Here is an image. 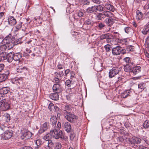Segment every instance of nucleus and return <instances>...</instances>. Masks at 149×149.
I'll return each instance as SVG.
<instances>
[{"mask_svg": "<svg viewBox=\"0 0 149 149\" xmlns=\"http://www.w3.org/2000/svg\"><path fill=\"white\" fill-rule=\"evenodd\" d=\"M136 19L139 20L142 19L143 17V14L141 12L138 10L136 11Z\"/></svg>", "mask_w": 149, "mask_h": 149, "instance_id": "cd10ccee", "label": "nucleus"}, {"mask_svg": "<svg viewBox=\"0 0 149 149\" xmlns=\"http://www.w3.org/2000/svg\"><path fill=\"white\" fill-rule=\"evenodd\" d=\"M131 91L130 90H127L125 91L121 94V97H122L125 98L127 97L128 96L130 95Z\"/></svg>", "mask_w": 149, "mask_h": 149, "instance_id": "393cba45", "label": "nucleus"}, {"mask_svg": "<svg viewBox=\"0 0 149 149\" xmlns=\"http://www.w3.org/2000/svg\"><path fill=\"white\" fill-rule=\"evenodd\" d=\"M11 34H9L3 39L2 41V43L6 44L10 48H13L15 45H17L18 43H17V40L14 42V43L13 41H11Z\"/></svg>", "mask_w": 149, "mask_h": 149, "instance_id": "20e7f679", "label": "nucleus"}, {"mask_svg": "<svg viewBox=\"0 0 149 149\" xmlns=\"http://www.w3.org/2000/svg\"><path fill=\"white\" fill-rule=\"evenodd\" d=\"M63 127L65 130L68 133L70 132L71 130V126L68 122H65L63 125Z\"/></svg>", "mask_w": 149, "mask_h": 149, "instance_id": "f3484780", "label": "nucleus"}, {"mask_svg": "<svg viewBox=\"0 0 149 149\" xmlns=\"http://www.w3.org/2000/svg\"><path fill=\"white\" fill-rule=\"evenodd\" d=\"M65 84L66 86L68 87H70L71 85V81L70 80H67L66 81Z\"/></svg>", "mask_w": 149, "mask_h": 149, "instance_id": "6e6d98bb", "label": "nucleus"}, {"mask_svg": "<svg viewBox=\"0 0 149 149\" xmlns=\"http://www.w3.org/2000/svg\"><path fill=\"white\" fill-rule=\"evenodd\" d=\"M121 73V71L117 67H114L110 70L109 72V74H117Z\"/></svg>", "mask_w": 149, "mask_h": 149, "instance_id": "ddd939ff", "label": "nucleus"}, {"mask_svg": "<svg viewBox=\"0 0 149 149\" xmlns=\"http://www.w3.org/2000/svg\"><path fill=\"white\" fill-rule=\"evenodd\" d=\"M121 47L120 46H117L113 48L112 50V52L114 55H118L121 54Z\"/></svg>", "mask_w": 149, "mask_h": 149, "instance_id": "f8f14e48", "label": "nucleus"}, {"mask_svg": "<svg viewBox=\"0 0 149 149\" xmlns=\"http://www.w3.org/2000/svg\"><path fill=\"white\" fill-rule=\"evenodd\" d=\"M12 134V131L11 130H8L2 134L1 137L4 139H8L11 137Z\"/></svg>", "mask_w": 149, "mask_h": 149, "instance_id": "6e6552de", "label": "nucleus"}, {"mask_svg": "<svg viewBox=\"0 0 149 149\" xmlns=\"http://www.w3.org/2000/svg\"><path fill=\"white\" fill-rule=\"evenodd\" d=\"M10 91V89L8 87H3L0 89V95H1V96L3 97V95L7 93Z\"/></svg>", "mask_w": 149, "mask_h": 149, "instance_id": "4468645a", "label": "nucleus"}, {"mask_svg": "<svg viewBox=\"0 0 149 149\" xmlns=\"http://www.w3.org/2000/svg\"><path fill=\"white\" fill-rule=\"evenodd\" d=\"M141 141V139L136 136H133L129 138L128 139L129 143L132 145L134 147L137 146L136 145L140 143Z\"/></svg>", "mask_w": 149, "mask_h": 149, "instance_id": "423d86ee", "label": "nucleus"}, {"mask_svg": "<svg viewBox=\"0 0 149 149\" xmlns=\"http://www.w3.org/2000/svg\"><path fill=\"white\" fill-rule=\"evenodd\" d=\"M54 149H60L61 148V145L59 142H56L55 143L54 145Z\"/></svg>", "mask_w": 149, "mask_h": 149, "instance_id": "4c0bfd02", "label": "nucleus"}, {"mask_svg": "<svg viewBox=\"0 0 149 149\" xmlns=\"http://www.w3.org/2000/svg\"><path fill=\"white\" fill-rule=\"evenodd\" d=\"M111 36L109 33H106L104 34H102L100 36V39L101 40H103L104 39H107V40L108 41V40L111 39Z\"/></svg>", "mask_w": 149, "mask_h": 149, "instance_id": "b1692460", "label": "nucleus"}, {"mask_svg": "<svg viewBox=\"0 0 149 149\" xmlns=\"http://www.w3.org/2000/svg\"><path fill=\"white\" fill-rule=\"evenodd\" d=\"M141 70V67L139 66H136L132 68L131 72L136 74L140 72Z\"/></svg>", "mask_w": 149, "mask_h": 149, "instance_id": "5701e85b", "label": "nucleus"}, {"mask_svg": "<svg viewBox=\"0 0 149 149\" xmlns=\"http://www.w3.org/2000/svg\"><path fill=\"white\" fill-rule=\"evenodd\" d=\"M125 48L127 52H133L134 51V47L132 45L127 46Z\"/></svg>", "mask_w": 149, "mask_h": 149, "instance_id": "7c9ffc66", "label": "nucleus"}, {"mask_svg": "<svg viewBox=\"0 0 149 149\" xmlns=\"http://www.w3.org/2000/svg\"><path fill=\"white\" fill-rule=\"evenodd\" d=\"M14 55V52H10L7 54L5 52V54L4 55V57L5 58L4 60H6V61L9 62H11L13 60Z\"/></svg>", "mask_w": 149, "mask_h": 149, "instance_id": "1a4fd4ad", "label": "nucleus"}, {"mask_svg": "<svg viewBox=\"0 0 149 149\" xmlns=\"http://www.w3.org/2000/svg\"><path fill=\"white\" fill-rule=\"evenodd\" d=\"M72 22H74L75 23L76 21H78V19L76 18V16L74 15H73L72 16L70 17Z\"/></svg>", "mask_w": 149, "mask_h": 149, "instance_id": "c03bdc74", "label": "nucleus"}, {"mask_svg": "<svg viewBox=\"0 0 149 149\" xmlns=\"http://www.w3.org/2000/svg\"><path fill=\"white\" fill-rule=\"evenodd\" d=\"M22 56V54L20 52L14 53L13 60L15 61L20 62V59Z\"/></svg>", "mask_w": 149, "mask_h": 149, "instance_id": "aec40b11", "label": "nucleus"}, {"mask_svg": "<svg viewBox=\"0 0 149 149\" xmlns=\"http://www.w3.org/2000/svg\"><path fill=\"white\" fill-rule=\"evenodd\" d=\"M58 93H51L49 95V97L52 100H57L59 99Z\"/></svg>", "mask_w": 149, "mask_h": 149, "instance_id": "4be33fe9", "label": "nucleus"}, {"mask_svg": "<svg viewBox=\"0 0 149 149\" xmlns=\"http://www.w3.org/2000/svg\"><path fill=\"white\" fill-rule=\"evenodd\" d=\"M124 30L125 33H129L131 31L132 29L129 27H127L124 28Z\"/></svg>", "mask_w": 149, "mask_h": 149, "instance_id": "8fccbe9b", "label": "nucleus"}, {"mask_svg": "<svg viewBox=\"0 0 149 149\" xmlns=\"http://www.w3.org/2000/svg\"><path fill=\"white\" fill-rule=\"evenodd\" d=\"M54 106L52 103L49 104L48 108L51 111H52V110L54 109Z\"/></svg>", "mask_w": 149, "mask_h": 149, "instance_id": "13d9d810", "label": "nucleus"}, {"mask_svg": "<svg viewBox=\"0 0 149 149\" xmlns=\"http://www.w3.org/2000/svg\"><path fill=\"white\" fill-rule=\"evenodd\" d=\"M97 26L99 29L102 30L104 29V28L105 26V25L104 23L100 22L97 25Z\"/></svg>", "mask_w": 149, "mask_h": 149, "instance_id": "72a5a7b5", "label": "nucleus"}, {"mask_svg": "<svg viewBox=\"0 0 149 149\" xmlns=\"http://www.w3.org/2000/svg\"><path fill=\"white\" fill-rule=\"evenodd\" d=\"M105 22L107 26H111L114 23V19L109 18L106 19Z\"/></svg>", "mask_w": 149, "mask_h": 149, "instance_id": "a878e982", "label": "nucleus"}, {"mask_svg": "<svg viewBox=\"0 0 149 149\" xmlns=\"http://www.w3.org/2000/svg\"><path fill=\"white\" fill-rule=\"evenodd\" d=\"M47 143L48 145L47 149H53V147L54 145L52 141L51 140L48 141L47 142Z\"/></svg>", "mask_w": 149, "mask_h": 149, "instance_id": "2f4dec72", "label": "nucleus"}, {"mask_svg": "<svg viewBox=\"0 0 149 149\" xmlns=\"http://www.w3.org/2000/svg\"><path fill=\"white\" fill-rule=\"evenodd\" d=\"M8 24L12 26L15 25L17 23L16 19L13 17L11 16H9L8 18Z\"/></svg>", "mask_w": 149, "mask_h": 149, "instance_id": "2eb2a0df", "label": "nucleus"}, {"mask_svg": "<svg viewBox=\"0 0 149 149\" xmlns=\"http://www.w3.org/2000/svg\"><path fill=\"white\" fill-rule=\"evenodd\" d=\"M52 89L54 92L58 93H61L62 91L61 85L58 84H54Z\"/></svg>", "mask_w": 149, "mask_h": 149, "instance_id": "9d476101", "label": "nucleus"}, {"mask_svg": "<svg viewBox=\"0 0 149 149\" xmlns=\"http://www.w3.org/2000/svg\"><path fill=\"white\" fill-rule=\"evenodd\" d=\"M142 33L144 35L146 34L147 33H149V30L148 27H147V25L141 31Z\"/></svg>", "mask_w": 149, "mask_h": 149, "instance_id": "58836bf2", "label": "nucleus"}, {"mask_svg": "<svg viewBox=\"0 0 149 149\" xmlns=\"http://www.w3.org/2000/svg\"><path fill=\"white\" fill-rule=\"evenodd\" d=\"M10 108V103L9 101L5 99L0 101V109L3 111L8 110Z\"/></svg>", "mask_w": 149, "mask_h": 149, "instance_id": "39448f33", "label": "nucleus"}, {"mask_svg": "<svg viewBox=\"0 0 149 149\" xmlns=\"http://www.w3.org/2000/svg\"><path fill=\"white\" fill-rule=\"evenodd\" d=\"M139 149H148L147 147L143 145H140L139 146Z\"/></svg>", "mask_w": 149, "mask_h": 149, "instance_id": "338daca9", "label": "nucleus"}, {"mask_svg": "<svg viewBox=\"0 0 149 149\" xmlns=\"http://www.w3.org/2000/svg\"><path fill=\"white\" fill-rule=\"evenodd\" d=\"M58 68L59 69H62L63 67V65L62 64H59L57 65Z\"/></svg>", "mask_w": 149, "mask_h": 149, "instance_id": "774afa93", "label": "nucleus"}, {"mask_svg": "<svg viewBox=\"0 0 149 149\" xmlns=\"http://www.w3.org/2000/svg\"><path fill=\"white\" fill-rule=\"evenodd\" d=\"M8 77V75H0V82L5 81Z\"/></svg>", "mask_w": 149, "mask_h": 149, "instance_id": "f704fd0d", "label": "nucleus"}, {"mask_svg": "<svg viewBox=\"0 0 149 149\" xmlns=\"http://www.w3.org/2000/svg\"><path fill=\"white\" fill-rule=\"evenodd\" d=\"M5 52H2L0 53V62L1 61L4 60V55L5 54Z\"/></svg>", "mask_w": 149, "mask_h": 149, "instance_id": "37998d69", "label": "nucleus"}, {"mask_svg": "<svg viewBox=\"0 0 149 149\" xmlns=\"http://www.w3.org/2000/svg\"><path fill=\"white\" fill-rule=\"evenodd\" d=\"M86 23L87 24L90 25H92L94 24V22L92 19H88L86 21Z\"/></svg>", "mask_w": 149, "mask_h": 149, "instance_id": "79ce46f5", "label": "nucleus"}, {"mask_svg": "<svg viewBox=\"0 0 149 149\" xmlns=\"http://www.w3.org/2000/svg\"><path fill=\"white\" fill-rule=\"evenodd\" d=\"M53 80L54 82H55L56 84H58L60 81V80L57 77L54 78L53 79Z\"/></svg>", "mask_w": 149, "mask_h": 149, "instance_id": "0e129e2a", "label": "nucleus"}, {"mask_svg": "<svg viewBox=\"0 0 149 149\" xmlns=\"http://www.w3.org/2000/svg\"><path fill=\"white\" fill-rule=\"evenodd\" d=\"M104 6L107 10L112 12H114L115 10V7L113 5L109 4L107 3H105L104 5Z\"/></svg>", "mask_w": 149, "mask_h": 149, "instance_id": "dca6fc26", "label": "nucleus"}, {"mask_svg": "<svg viewBox=\"0 0 149 149\" xmlns=\"http://www.w3.org/2000/svg\"><path fill=\"white\" fill-rule=\"evenodd\" d=\"M98 7V10H99L100 11H102L104 10V7H103L100 6L99 5Z\"/></svg>", "mask_w": 149, "mask_h": 149, "instance_id": "052dcab7", "label": "nucleus"}, {"mask_svg": "<svg viewBox=\"0 0 149 149\" xmlns=\"http://www.w3.org/2000/svg\"><path fill=\"white\" fill-rule=\"evenodd\" d=\"M22 132V134L21 137L22 139H28L30 138L32 135V133L27 130H23Z\"/></svg>", "mask_w": 149, "mask_h": 149, "instance_id": "0eeeda50", "label": "nucleus"}, {"mask_svg": "<svg viewBox=\"0 0 149 149\" xmlns=\"http://www.w3.org/2000/svg\"><path fill=\"white\" fill-rule=\"evenodd\" d=\"M118 140L120 142L125 143L127 141V138L125 136L120 137L118 138Z\"/></svg>", "mask_w": 149, "mask_h": 149, "instance_id": "e433bc0d", "label": "nucleus"}, {"mask_svg": "<svg viewBox=\"0 0 149 149\" xmlns=\"http://www.w3.org/2000/svg\"><path fill=\"white\" fill-rule=\"evenodd\" d=\"M121 54H126V53H128V52H127V50H126V49H122V48H121Z\"/></svg>", "mask_w": 149, "mask_h": 149, "instance_id": "bf43d9fd", "label": "nucleus"}, {"mask_svg": "<svg viewBox=\"0 0 149 149\" xmlns=\"http://www.w3.org/2000/svg\"><path fill=\"white\" fill-rule=\"evenodd\" d=\"M36 144L37 146H40L42 144V141H41L39 139L37 140L36 141Z\"/></svg>", "mask_w": 149, "mask_h": 149, "instance_id": "5fc2aeb1", "label": "nucleus"}, {"mask_svg": "<svg viewBox=\"0 0 149 149\" xmlns=\"http://www.w3.org/2000/svg\"><path fill=\"white\" fill-rule=\"evenodd\" d=\"M48 124L47 123L45 122L42 125L38 131L39 134H42L47 130L48 128Z\"/></svg>", "mask_w": 149, "mask_h": 149, "instance_id": "9b49d317", "label": "nucleus"}, {"mask_svg": "<svg viewBox=\"0 0 149 149\" xmlns=\"http://www.w3.org/2000/svg\"><path fill=\"white\" fill-rule=\"evenodd\" d=\"M107 17L109 18L115 17V15L110 11L105 10L102 13H97L96 15V19L98 20H102Z\"/></svg>", "mask_w": 149, "mask_h": 149, "instance_id": "7ed1b4c3", "label": "nucleus"}, {"mask_svg": "<svg viewBox=\"0 0 149 149\" xmlns=\"http://www.w3.org/2000/svg\"><path fill=\"white\" fill-rule=\"evenodd\" d=\"M65 118L69 122L74 123L77 127H79L81 125V123L79 120L78 117L73 113L70 112L65 114Z\"/></svg>", "mask_w": 149, "mask_h": 149, "instance_id": "f03ea898", "label": "nucleus"}, {"mask_svg": "<svg viewBox=\"0 0 149 149\" xmlns=\"http://www.w3.org/2000/svg\"><path fill=\"white\" fill-rule=\"evenodd\" d=\"M94 68H95V70L97 72H100L103 70L102 63H100L99 65L95 66Z\"/></svg>", "mask_w": 149, "mask_h": 149, "instance_id": "c85d7f7f", "label": "nucleus"}, {"mask_svg": "<svg viewBox=\"0 0 149 149\" xmlns=\"http://www.w3.org/2000/svg\"><path fill=\"white\" fill-rule=\"evenodd\" d=\"M5 117L6 118V122H8L10 121V115L9 114L7 113L5 115Z\"/></svg>", "mask_w": 149, "mask_h": 149, "instance_id": "864d4df0", "label": "nucleus"}, {"mask_svg": "<svg viewBox=\"0 0 149 149\" xmlns=\"http://www.w3.org/2000/svg\"><path fill=\"white\" fill-rule=\"evenodd\" d=\"M120 42L121 43L122 45H127V40L126 39H120L119 40Z\"/></svg>", "mask_w": 149, "mask_h": 149, "instance_id": "09e8293b", "label": "nucleus"}, {"mask_svg": "<svg viewBox=\"0 0 149 149\" xmlns=\"http://www.w3.org/2000/svg\"><path fill=\"white\" fill-rule=\"evenodd\" d=\"M144 128H148L149 127V120H147L145 121L143 125Z\"/></svg>", "mask_w": 149, "mask_h": 149, "instance_id": "ea45409f", "label": "nucleus"}, {"mask_svg": "<svg viewBox=\"0 0 149 149\" xmlns=\"http://www.w3.org/2000/svg\"><path fill=\"white\" fill-rule=\"evenodd\" d=\"M2 44H3V45H1V47L3 51L2 52H3V51L6 50V49L7 48H8V49L12 48H10V47H9L8 46V45H7V44L6 43Z\"/></svg>", "mask_w": 149, "mask_h": 149, "instance_id": "c9c22d12", "label": "nucleus"}, {"mask_svg": "<svg viewBox=\"0 0 149 149\" xmlns=\"http://www.w3.org/2000/svg\"><path fill=\"white\" fill-rule=\"evenodd\" d=\"M57 121V118L56 116H53L51 117L50 119V122L51 124L52 125L54 128H56V124Z\"/></svg>", "mask_w": 149, "mask_h": 149, "instance_id": "6ab92c4d", "label": "nucleus"}, {"mask_svg": "<svg viewBox=\"0 0 149 149\" xmlns=\"http://www.w3.org/2000/svg\"><path fill=\"white\" fill-rule=\"evenodd\" d=\"M17 71L18 73H22L24 74H26V72H27V68L26 67L19 68L17 69Z\"/></svg>", "mask_w": 149, "mask_h": 149, "instance_id": "bb28decb", "label": "nucleus"}, {"mask_svg": "<svg viewBox=\"0 0 149 149\" xmlns=\"http://www.w3.org/2000/svg\"><path fill=\"white\" fill-rule=\"evenodd\" d=\"M72 109L70 105H67L65 106L64 109L63 110V112L65 115L66 114L71 112Z\"/></svg>", "mask_w": 149, "mask_h": 149, "instance_id": "412c9836", "label": "nucleus"}, {"mask_svg": "<svg viewBox=\"0 0 149 149\" xmlns=\"http://www.w3.org/2000/svg\"><path fill=\"white\" fill-rule=\"evenodd\" d=\"M124 70L125 71L127 72H132V68L131 66L127 64L124 67Z\"/></svg>", "mask_w": 149, "mask_h": 149, "instance_id": "c756f323", "label": "nucleus"}, {"mask_svg": "<svg viewBox=\"0 0 149 149\" xmlns=\"http://www.w3.org/2000/svg\"><path fill=\"white\" fill-rule=\"evenodd\" d=\"M61 127V123L58 122L56 125V127L54 129L50 131V134L52 136L56 139H58L59 138L62 139L63 138V133L61 130H60L58 132V130L60 129Z\"/></svg>", "mask_w": 149, "mask_h": 149, "instance_id": "f257e3e1", "label": "nucleus"}, {"mask_svg": "<svg viewBox=\"0 0 149 149\" xmlns=\"http://www.w3.org/2000/svg\"><path fill=\"white\" fill-rule=\"evenodd\" d=\"M10 73V72L8 70H5V73L2 74L0 73V74H9Z\"/></svg>", "mask_w": 149, "mask_h": 149, "instance_id": "69168bd1", "label": "nucleus"}, {"mask_svg": "<svg viewBox=\"0 0 149 149\" xmlns=\"http://www.w3.org/2000/svg\"><path fill=\"white\" fill-rule=\"evenodd\" d=\"M19 149H33L32 147L30 146H25L22 147Z\"/></svg>", "mask_w": 149, "mask_h": 149, "instance_id": "680f3d73", "label": "nucleus"}, {"mask_svg": "<svg viewBox=\"0 0 149 149\" xmlns=\"http://www.w3.org/2000/svg\"><path fill=\"white\" fill-rule=\"evenodd\" d=\"M78 22H79V23L78 24L77 26L79 27H83V23L82 22V19H79Z\"/></svg>", "mask_w": 149, "mask_h": 149, "instance_id": "4d7b16f0", "label": "nucleus"}, {"mask_svg": "<svg viewBox=\"0 0 149 149\" xmlns=\"http://www.w3.org/2000/svg\"><path fill=\"white\" fill-rule=\"evenodd\" d=\"M145 45L146 47L149 48V36L146 38Z\"/></svg>", "mask_w": 149, "mask_h": 149, "instance_id": "de8ad7c7", "label": "nucleus"}, {"mask_svg": "<svg viewBox=\"0 0 149 149\" xmlns=\"http://www.w3.org/2000/svg\"><path fill=\"white\" fill-rule=\"evenodd\" d=\"M22 23L21 22L18 23L15 26V32H17L20 29L22 26Z\"/></svg>", "mask_w": 149, "mask_h": 149, "instance_id": "473e14b6", "label": "nucleus"}, {"mask_svg": "<svg viewBox=\"0 0 149 149\" xmlns=\"http://www.w3.org/2000/svg\"><path fill=\"white\" fill-rule=\"evenodd\" d=\"M8 127L5 126L3 124H1L0 125V129L3 131L6 130L7 129Z\"/></svg>", "mask_w": 149, "mask_h": 149, "instance_id": "3c124183", "label": "nucleus"}, {"mask_svg": "<svg viewBox=\"0 0 149 149\" xmlns=\"http://www.w3.org/2000/svg\"><path fill=\"white\" fill-rule=\"evenodd\" d=\"M98 10V7L97 6H93L91 7H89L87 9V12L89 13H93L96 12Z\"/></svg>", "mask_w": 149, "mask_h": 149, "instance_id": "a211bd4d", "label": "nucleus"}, {"mask_svg": "<svg viewBox=\"0 0 149 149\" xmlns=\"http://www.w3.org/2000/svg\"><path fill=\"white\" fill-rule=\"evenodd\" d=\"M142 139L147 144L149 145V139L146 137H143L142 138Z\"/></svg>", "mask_w": 149, "mask_h": 149, "instance_id": "603ef678", "label": "nucleus"}, {"mask_svg": "<svg viewBox=\"0 0 149 149\" xmlns=\"http://www.w3.org/2000/svg\"><path fill=\"white\" fill-rule=\"evenodd\" d=\"M111 46L109 44H107L104 46V48L107 52H110L111 50Z\"/></svg>", "mask_w": 149, "mask_h": 149, "instance_id": "a19ab883", "label": "nucleus"}, {"mask_svg": "<svg viewBox=\"0 0 149 149\" xmlns=\"http://www.w3.org/2000/svg\"><path fill=\"white\" fill-rule=\"evenodd\" d=\"M77 15L79 17H81L84 15V13L82 12L79 11L78 12Z\"/></svg>", "mask_w": 149, "mask_h": 149, "instance_id": "e2e57ef3", "label": "nucleus"}, {"mask_svg": "<svg viewBox=\"0 0 149 149\" xmlns=\"http://www.w3.org/2000/svg\"><path fill=\"white\" fill-rule=\"evenodd\" d=\"M43 139L46 141L47 142L48 141H50V135L49 134H46L45 136L43 138Z\"/></svg>", "mask_w": 149, "mask_h": 149, "instance_id": "a18cd8bd", "label": "nucleus"}, {"mask_svg": "<svg viewBox=\"0 0 149 149\" xmlns=\"http://www.w3.org/2000/svg\"><path fill=\"white\" fill-rule=\"evenodd\" d=\"M131 58L129 57H126L124 58L123 59V60L127 64H128L130 63L131 61Z\"/></svg>", "mask_w": 149, "mask_h": 149, "instance_id": "49530a36", "label": "nucleus"}]
</instances>
